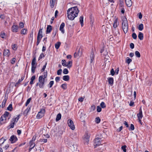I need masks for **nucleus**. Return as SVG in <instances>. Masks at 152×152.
I'll use <instances>...</instances> for the list:
<instances>
[{
    "label": "nucleus",
    "mask_w": 152,
    "mask_h": 152,
    "mask_svg": "<svg viewBox=\"0 0 152 152\" xmlns=\"http://www.w3.org/2000/svg\"><path fill=\"white\" fill-rule=\"evenodd\" d=\"M31 98H29L27 100L26 102V104H25L26 106H27L28 105L29 103L31 101Z\"/></svg>",
    "instance_id": "nucleus-55"
},
{
    "label": "nucleus",
    "mask_w": 152,
    "mask_h": 152,
    "mask_svg": "<svg viewBox=\"0 0 152 152\" xmlns=\"http://www.w3.org/2000/svg\"><path fill=\"white\" fill-rule=\"evenodd\" d=\"M7 99L6 98V96L4 97V99L3 100L1 104V108H4L5 106V104L6 102Z\"/></svg>",
    "instance_id": "nucleus-23"
},
{
    "label": "nucleus",
    "mask_w": 152,
    "mask_h": 152,
    "mask_svg": "<svg viewBox=\"0 0 152 152\" xmlns=\"http://www.w3.org/2000/svg\"><path fill=\"white\" fill-rule=\"evenodd\" d=\"M15 123L14 122H11V123L10 124V128H13L14 127V125Z\"/></svg>",
    "instance_id": "nucleus-60"
},
{
    "label": "nucleus",
    "mask_w": 152,
    "mask_h": 152,
    "mask_svg": "<svg viewBox=\"0 0 152 152\" xmlns=\"http://www.w3.org/2000/svg\"><path fill=\"white\" fill-rule=\"evenodd\" d=\"M135 55L138 58H140V53L138 51H136L135 52Z\"/></svg>",
    "instance_id": "nucleus-40"
},
{
    "label": "nucleus",
    "mask_w": 152,
    "mask_h": 152,
    "mask_svg": "<svg viewBox=\"0 0 152 152\" xmlns=\"http://www.w3.org/2000/svg\"><path fill=\"white\" fill-rule=\"evenodd\" d=\"M27 33V29L23 28L22 29L21 31V33L22 34L25 35Z\"/></svg>",
    "instance_id": "nucleus-26"
},
{
    "label": "nucleus",
    "mask_w": 152,
    "mask_h": 152,
    "mask_svg": "<svg viewBox=\"0 0 152 152\" xmlns=\"http://www.w3.org/2000/svg\"><path fill=\"white\" fill-rule=\"evenodd\" d=\"M81 55V54H80V50L78 51V53H77L76 52H75L74 54V56L75 58L76 57L78 56H80Z\"/></svg>",
    "instance_id": "nucleus-51"
},
{
    "label": "nucleus",
    "mask_w": 152,
    "mask_h": 152,
    "mask_svg": "<svg viewBox=\"0 0 152 152\" xmlns=\"http://www.w3.org/2000/svg\"><path fill=\"white\" fill-rule=\"evenodd\" d=\"M3 55L4 56L9 57L10 55V50L7 49H4L3 52Z\"/></svg>",
    "instance_id": "nucleus-12"
},
{
    "label": "nucleus",
    "mask_w": 152,
    "mask_h": 152,
    "mask_svg": "<svg viewBox=\"0 0 152 152\" xmlns=\"http://www.w3.org/2000/svg\"><path fill=\"white\" fill-rule=\"evenodd\" d=\"M44 115H43V114H42L40 112H39L38 113L37 115V118L38 119H40L42 118Z\"/></svg>",
    "instance_id": "nucleus-27"
},
{
    "label": "nucleus",
    "mask_w": 152,
    "mask_h": 152,
    "mask_svg": "<svg viewBox=\"0 0 152 152\" xmlns=\"http://www.w3.org/2000/svg\"><path fill=\"white\" fill-rule=\"evenodd\" d=\"M12 109V104H10L8 107H7V110H8L11 111Z\"/></svg>",
    "instance_id": "nucleus-41"
},
{
    "label": "nucleus",
    "mask_w": 152,
    "mask_h": 152,
    "mask_svg": "<svg viewBox=\"0 0 152 152\" xmlns=\"http://www.w3.org/2000/svg\"><path fill=\"white\" fill-rule=\"evenodd\" d=\"M12 49L15 50H16L17 49V45L16 44H12Z\"/></svg>",
    "instance_id": "nucleus-42"
},
{
    "label": "nucleus",
    "mask_w": 152,
    "mask_h": 152,
    "mask_svg": "<svg viewBox=\"0 0 152 152\" xmlns=\"http://www.w3.org/2000/svg\"><path fill=\"white\" fill-rule=\"evenodd\" d=\"M79 11L78 8L76 6L69 9L67 11V18L70 20H73L77 16Z\"/></svg>",
    "instance_id": "nucleus-1"
},
{
    "label": "nucleus",
    "mask_w": 152,
    "mask_h": 152,
    "mask_svg": "<svg viewBox=\"0 0 152 152\" xmlns=\"http://www.w3.org/2000/svg\"><path fill=\"white\" fill-rule=\"evenodd\" d=\"M72 62L71 61H69L68 62H66L65 60H62V64L64 66H67L68 68H70L72 66Z\"/></svg>",
    "instance_id": "nucleus-4"
},
{
    "label": "nucleus",
    "mask_w": 152,
    "mask_h": 152,
    "mask_svg": "<svg viewBox=\"0 0 152 152\" xmlns=\"http://www.w3.org/2000/svg\"><path fill=\"white\" fill-rule=\"evenodd\" d=\"M20 118V115H18L17 117H15V118H13L11 121V122H14L15 123H16L17 122L18 119H19Z\"/></svg>",
    "instance_id": "nucleus-19"
},
{
    "label": "nucleus",
    "mask_w": 152,
    "mask_h": 152,
    "mask_svg": "<svg viewBox=\"0 0 152 152\" xmlns=\"http://www.w3.org/2000/svg\"><path fill=\"white\" fill-rule=\"evenodd\" d=\"M62 72L61 69H59L58 70L57 72V74L58 75H60L61 74Z\"/></svg>",
    "instance_id": "nucleus-61"
},
{
    "label": "nucleus",
    "mask_w": 152,
    "mask_h": 152,
    "mask_svg": "<svg viewBox=\"0 0 152 152\" xmlns=\"http://www.w3.org/2000/svg\"><path fill=\"white\" fill-rule=\"evenodd\" d=\"M47 140L46 139H40L39 140V142H47Z\"/></svg>",
    "instance_id": "nucleus-44"
},
{
    "label": "nucleus",
    "mask_w": 152,
    "mask_h": 152,
    "mask_svg": "<svg viewBox=\"0 0 152 152\" xmlns=\"http://www.w3.org/2000/svg\"><path fill=\"white\" fill-rule=\"evenodd\" d=\"M6 121H5L4 120V116L2 115L0 118V124L1 125H2L6 123Z\"/></svg>",
    "instance_id": "nucleus-18"
},
{
    "label": "nucleus",
    "mask_w": 152,
    "mask_h": 152,
    "mask_svg": "<svg viewBox=\"0 0 152 152\" xmlns=\"http://www.w3.org/2000/svg\"><path fill=\"white\" fill-rule=\"evenodd\" d=\"M101 120L99 117H96L95 119V121L96 123L99 124Z\"/></svg>",
    "instance_id": "nucleus-45"
},
{
    "label": "nucleus",
    "mask_w": 152,
    "mask_h": 152,
    "mask_svg": "<svg viewBox=\"0 0 152 152\" xmlns=\"http://www.w3.org/2000/svg\"><path fill=\"white\" fill-rule=\"evenodd\" d=\"M67 123L68 126L70 129L72 130H74L75 129V126L72 121L71 119H69L67 121Z\"/></svg>",
    "instance_id": "nucleus-5"
},
{
    "label": "nucleus",
    "mask_w": 152,
    "mask_h": 152,
    "mask_svg": "<svg viewBox=\"0 0 152 152\" xmlns=\"http://www.w3.org/2000/svg\"><path fill=\"white\" fill-rule=\"evenodd\" d=\"M52 29V27L50 25H48L46 29V34H47L50 33Z\"/></svg>",
    "instance_id": "nucleus-14"
},
{
    "label": "nucleus",
    "mask_w": 152,
    "mask_h": 152,
    "mask_svg": "<svg viewBox=\"0 0 152 152\" xmlns=\"http://www.w3.org/2000/svg\"><path fill=\"white\" fill-rule=\"evenodd\" d=\"M29 144H30V147H32V146H33L34 145H35V144H34V142H32V141H30V142Z\"/></svg>",
    "instance_id": "nucleus-63"
},
{
    "label": "nucleus",
    "mask_w": 152,
    "mask_h": 152,
    "mask_svg": "<svg viewBox=\"0 0 152 152\" xmlns=\"http://www.w3.org/2000/svg\"><path fill=\"white\" fill-rule=\"evenodd\" d=\"M9 114L10 113L8 112L5 111L4 113L2 115V116H4L5 121H6L7 118L8 120L10 119V117H9Z\"/></svg>",
    "instance_id": "nucleus-11"
},
{
    "label": "nucleus",
    "mask_w": 152,
    "mask_h": 152,
    "mask_svg": "<svg viewBox=\"0 0 152 152\" xmlns=\"http://www.w3.org/2000/svg\"><path fill=\"white\" fill-rule=\"evenodd\" d=\"M36 76L35 75L33 76L31 78V80L30 82V83L31 85L33 84L34 83L33 82L34 80L35 79Z\"/></svg>",
    "instance_id": "nucleus-29"
},
{
    "label": "nucleus",
    "mask_w": 152,
    "mask_h": 152,
    "mask_svg": "<svg viewBox=\"0 0 152 152\" xmlns=\"http://www.w3.org/2000/svg\"><path fill=\"white\" fill-rule=\"evenodd\" d=\"M44 55L43 54V53H41L40 55L39 58H38V60H39L40 59H41L42 58L44 57Z\"/></svg>",
    "instance_id": "nucleus-56"
},
{
    "label": "nucleus",
    "mask_w": 152,
    "mask_h": 152,
    "mask_svg": "<svg viewBox=\"0 0 152 152\" xmlns=\"http://www.w3.org/2000/svg\"><path fill=\"white\" fill-rule=\"evenodd\" d=\"M90 63H92L93 62H94V52H92L90 55Z\"/></svg>",
    "instance_id": "nucleus-17"
},
{
    "label": "nucleus",
    "mask_w": 152,
    "mask_h": 152,
    "mask_svg": "<svg viewBox=\"0 0 152 152\" xmlns=\"http://www.w3.org/2000/svg\"><path fill=\"white\" fill-rule=\"evenodd\" d=\"M54 83V82L53 81H50L49 84H48V86L49 88H51L52 87V86L53 85Z\"/></svg>",
    "instance_id": "nucleus-38"
},
{
    "label": "nucleus",
    "mask_w": 152,
    "mask_h": 152,
    "mask_svg": "<svg viewBox=\"0 0 152 152\" xmlns=\"http://www.w3.org/2000/svg\"><path fill=\"white\" fill-rule=\"evenodd\" d=\"M31 65L37 66L36 59L35 56L34 57L32 60Z\"/></svg>",
    "instance_id": "nucleus-22"
},
{
    "label": "nucleus",
    "mask_w": 152,
    "mask_h": 152,
    "mask_svg": "<svg viewBox=\"0 0 152 152\" xmlns=\"http://www.w3.org/2000/svg\"><path fill=\"white\" fill-rule=\"evenodd\" d=\"M126 146L125 145L122 146L121 147V149L124 152H126Z\"/></svg>",
    "instance_id": "nucleus-53"
},
{
    "label": "nucleus",
    "mask_w": 152,
    "mask_h": 152,
    "mask_svg": "<svg viewBox=\"0 0 152 152\" xmlns=\"http://www.w3.org/2000/svg\"><path fill=\"white\" fill-rule=\"evenodd\" d=\"M113 26L115 28H116L118 26L117 19V18L115 19L114 20Z\"/></svg>",
    "instance_id": "nucleus-30"
},
{
    "label": "nucleus",
    "mask_w": 152,
    "mask_h": 152,
    "mask_svg": "<svg viewBox=\"0 0 152 152\" xmlns=\"http://www.w3.org/2000/svg\"><path fill=\"white\" fill-rule=\"evenodd\" d=\"M61 87L64 90L67 88V85L66 83H64L61 85Z\"/></svg>",
    "instance_id": "nucleus-39"
},
{
    "label": "nucleus",
    "mask_w": 152,
    "mask_h": 152,
    "mask_svg": "<svg viewBox=\"0 0 152 152\" xmlns=\"http://www.w3.org/2000/svg\"><path fill=\"white\" fill-rule=\"evenodd\" d=\"M125 2L127 6L128 7H130L132 4L131 0H125Z\"/></svg>",
    "instance_id": "nucleus-15"
},
{
    "label": "nucleus",
    "mask_w": 152,
    "mask_h": 152,
    "mask_svg": "<svg viewBox=\"0 0 152 152\" xmlns=\"http://www.w3.org/2000/svg\"><path fill=\"white\" fill-rule=\"evenodd\" d=\"M43 28H40L39 30L37 38V39H41L42 38V30L43 29Z\"/></svg>",
    "instance_id": "nucleus-10"
},
{
    "label": "nucleus",
    "mask_w": 152,
    "mask_h": 152,
    "mask_svg": "<svg viewBox=\"0 0 152 152\" xmlns=\"http://www.w3.org/2000/svg\"><path fill=\"white\" fill-rule=\"evenodd\" d=\"M47 75V72L45 73L44 75L40 76L38 79V82L36 85L37 86H39L40 88H44L45 83L46 81V79Z\"/></svg>",
    "instance_id": "nucleus-2"
},
{
    "label": "nucleus",
    "mask_w": 152,
    "mask_h": 152,
    "mask_svg": "<svg viewBox=\"0 0 152 152\" xmlns=\"http://www.w3.org/2000/svg\"><path fill=\"white\" fill-rule=\"evenodd\" d=\"M102 110V109L99 106H98L97 108V111L98 112H100Z\"/></svg>",
    "instance_id": "nucleus-57"
},
{
    "label": "nucleus",
    "mask_w": 152,
    "mask_h": 152,
    "mask_svg": "<svg viewBox=\"0 0 152 152\" xmlns=\"http://www.w3.org/2000/svg\"><path fill=\"white\" fill-rule=\"evenodd\" d=\"M36 67V66L31 65V71L32 73H34Z\"/></svg>",
    "instance_id": "nucleus-35"
},
{
    "label": "nucleus",
    "mask_w": 152,
    "mask_h": 152,
    "mask_svg": "<svg viewBox=\"0 0 152 152\" xmlns=\"http://www.w3.org/2000/svg\"><path fill=\"white\" fill-rule=\"evenodd\" d=\"M101 107L103 108H104L106 107V105L104 102H102L100 104Z\"/></svg>",
    "instance_id": "nucleus-49"
},
{
    "label": "nucleus",
    "mask_w": 152,
    "mask_h": 152,
    "mask_svg": "<svg viewBox=\"0 0 152 152\" xmlns=\"http://www.w3.org/2000/svg\"><path fill=\"white\" fill-rule=\"evenodd\" d=\"M5 35V33L4 32H1V33L0 36H1V37L3 39V38H4Z\"/></svg>",
    "instance_id": "nucleus-54"
},
{
    "label": "nucleus",
    "mask_w": 152,
    "mask_h": 152,
    "mask_svg": "<svg viewBox=\"0 0 152 152\" xmlns=\"http://www.w3.org/2000/svg\"><path fill=\"white\" fill-rule=\"evenodd\" d=\"M132 36L133 38L134 39H136L137 38V35L134 33L132 34Z\"/></svg>",
    "instance_id": "nucleus-59"
},
{
    "label": "nucleus",
    "mask_w": 152,
    "mask_h": 152,
    "mask_svg": "<svg viewBox=\"0 0 152 152\" xmlns=\"http://www.w3.org/2000/svg\"><path fill=\"white\" fill-rule=\"evenodd\" d=\"M24 75L22 76L21 78V79H19L18 81L16 83V84L15 85V86H16L17 85L20 83L23 80V79L24 78Z\"/></svg>",
    "instance_id": "nucleus-24"
},
{
    "label": "nucleus",
    "mask_w": 152,
    "mask_h": 152,
    "mask_svg": "<svg viewBox=\"0 0 152 152\" xmlns=\"http://www.w3.org/2000/svg\"><path fill=\"white\" fill-rule=\"evenodd\" d=\"M68 72V70L67 69L65 68L63 70V73L64 74H67Z\"/></svg>",
    "instance_id": "nucleus-52"
},
{
    "label": "nucleus",
    "mask_w": 152,
    "mask_h": 152,
    "mask_svg": "<svg viewBox=\"0 0 152 152\" xmlns=\"http://www.w3.org/2000/svg\"><path fill=\"white\" fill-rule=\"evenodd\" d=\"M101 139L99 138H96L94 140V146H97L100 145L101 144Z\"/></svg>",
    "instance_id": "nucleus-6"
},
{
    "label": "nucleus",
    "mask_w": 152,
    "mask_h": 152,
    "mask_svg": "<svg viewBox=\"0 0 152 152\" xmlns=\"http://www.w3.org/2000/svg\"><path fill=\"white\" fill-rule=\"evenodd\" d=\"M107 79L109 84L112 85L113 83V77H108Z\"/></svg>",
    "instance_id": "nucleus-16"
},
{
    "label": "nucleus",
    "mask_w": 152,
    "mask_h": 152,
    "mask_svg": "<svg viewBox=\"0 0 152 152\" xmlns=\"http://www.w3.org/2000/svg\"><path fill=\"white\" fill-rule=\"evenodd\" d=\"M89 138L90 134H88V133H86L84 135L83 137V140L85 143L86 142L87 143H88L89 141Z\"/></svg>",
    "instance_id": "nucleus-7"
},
{
    "label": "nucleus",
    "mask_w": 152,
    "mask_h": 152,
    "mask_svg": "<svg viewBox=\"0 0 152 152\" xmlns=\"http://www.w3.org/2000/svg\"><path fill=\"white\" fill-rule=\"evenodd\" d=\"M138 119H141L143 117L142 113H139L137 115Z\"/></svg>",
    "instance_id": "nucleus-31"
},
{
    "label": "nucleus",
    "mask_w": 152,
    "mask_h": 152,
    "mask_svg": "<svg viewBox=\"0 0 152 152\" xmlns=\"http://www.w3.org/2000/svg\"><path fill=\"white\" fill-rule=\"evenodd\" d=\"M31 108L28 107L27 109L25 110L23 113V114L24 115H26L28 114V113L30 110Z\"/></svg>",
    "instance_id": "nucleus-20"
},
{
    "label": "nucleus",
    "mask_w": 152,
    "mask_h": 152,
    "mask_svg": "<svg viewBox=\"0 0 152 152\" xmlns=\"http://www.w3.org/2000/svg\"><path fill=\"white\" fill-rule=\"evenodd\" d=\"M19 27L14 24L11 27V30L13 32H17L18 31Z\"/></svg>",
    "instance_id": "nucleus-9"
},
{
    "label": "nucleus",
    "mask_w": 152,
    "mask_h": 152,
    "mask_svg": "<svg viewBox=\"0 0 152 152\" xmlns=\"http://www.w3.org/2000/svg\"><path fill=\"white\" fill-rule=\"evenodd\" d=\"M20 28H22L24 27V24L22 22H20L18 26Z\"/></svg>",
    "instance_id": "nucleus-46"
},
{
    "label": "nucleus",
    "mask_w": 152,
    "mask_h": 152,
    "mask_svg": "<svg viewBox=\"0 0 152 152\" xmlns=\"http://www.w3.org/2000/svg\"><path fill=\"white\" fill-rule=\"evenodd\" d=\"M9 140L11 143H13L18 140V139L15 135H13L11 136Z\"/></svg>",
    "instance_id": "nucleus-8"
},
{
    "label": "nucleus",
    "mask_w": 152,
    "mask_h": 152,
    "mask_svg": "<svg viewBox=\"0 0 152 152\" xmlns=\"http://www.w3.org/2000/svg\"><path fill=\"white\" fill-rule=\"evenodd\" d=\"M80 21L82 26L83 25V16H81L80 18Z\"/></svg>",
    "instance_id": "nucleus-33"
},
{
    "label": "nucleus",
    "mask_w": 152,
    "mask_h": 152,
    "mask_svg": "<svg viewBox=\"0 0 152 152\" xmlns=\"http://www.w3.org/2000/svg\"><path fill=\"white\" fill-rule=\"evenodd\" d=\"M110 73L113 76L115 75V72L113 69H112L110 71Z\"/></svg>",
    "instance_id": "nucleus-62"
},
{
    "label": "nucleus",
    "mask_w": 152,
    "mask_h": 152,
    "mask_svg": "<svg viewBox=\"0 0 152 152\" xmlns=\"http://www.w3.org/2000/svg\"><path fill=\"white\" fill-rule=\"evenodd\" d=\"M126 59V62L128 64L132 61V60L129 57H127Z\"/></svg>",
    "instance_id": "nucleus-48"
},
{
    "label": "nucleus",
    "mask_w": 152,
    "mask_h": 152,
    "mask_svg": "<svg viewBox=\"0 0 152 152\" xmlns=\"http://www.w3.org/2000/svg\"><path fill=\"white\" fill-rule=\"evenodd\" d=\"M134 129V125L133 124H131L129 129V130H133Z\"/></svg>",
    "instance_id": "nucleus-50"
},
{
    "label": "nucleus",
    "mask_w": 152,
    "mask_h": 152,
    "mask_svg": "<svg viewBox=\"0 0 152 152\" xmlns=\"http://www.w3.org/2000/svg\"><path fill=\"white\" fill-rule=\"evenodd\" d=\"M122 28L124 33H126L128 30V26L127 20L126 18H124L122 20Z\"/></svg>",
    "instance_id": "nucleus-3"
},
{
    "label": "nucleus",
    "mask_w": 152,
    "mask_h": 152,
    "mask_svg": "<svg viewBox=\"0 0 152 152\" xmlns=\"http://www.w3.org/2000/svg\"><path fill=\"white\" fill-rule=\"evenodd\" d=\"M47 64V63L46 62L45 63V65L43 66L42 69L41 70V71L42 72H43L44 71V70H45V69L46 68V66Z\"/></svg>",
    "instance_id": "nucleus-58"
},
{
    "label": "nucleus",
    "mask_w": 152,
    "mask_h": 152,
    "mask_svg": "<svg viewBox=\"0 0 152 152\" xmlns=\"http://www.w3.org/2000/svg\"><path fill=\"white\" fill-rule=\"evenodd\" d=\"M6 140V139H4V137L1 138L0 139V145L3 144Z\"/></svg>",
    "instance_id": "nucleus-36"
},
{
    "label": "nucleus",
    "mask_w": 152,
    "mask_h": 152,
    "mask_svg": "<svg viewBox=\"0 0 152 152\" xmlns=\"http://www.w3.org/2000/svg\"><path fill=\"white\" fill-rule=\"evenodd\" d=\"M56 0H50V6L52 8H53L56 2Z\"/></svg>",
    "instance_id": "nucleus-21"
},
{
    "label": "nucleus",
    "mask_w": 152,
    "mask_h": 152,
    "mask_svg": "<svg viewBox=\"0 0 152 152\" xmlns=\"http://www.w3.org/2000/svg\"><path fill=\"white\" fill-rule=\"evenodd\" d=\"M15 58H12L11 60V63L12 64H14L15 63Z\"/></svg>",
    "instance_id": "nucleus-64"
},
{
    "label": "nucleus",
    "mask_w": 152,
    "mask_h": 152,
    "mask_svg": "<svg viewBox=\"0 0 152 152\" xmlns=\"http://www.w3.org/2000/svg\"><path fill=\"white\" fill-rule=\"evenodd\" d=\"M61 114L60 113L58 114H57V115L56 116V121H59L61 119Z\"/></svg>",
    "instance_id": "nucleus-32"
},
{
    "label": "nucleus",
    "mask_w": 152,
    "mask_h": 152,
    "mask_svg": "<svg viewBox=\"0 0 152 152\" xmlns=\"http://www.w3.org/2000/svg\"><path fill=\"white\" fill-rule=\"evenodd\" d=\"M138 37L140 40H142L143 39V34L141 32H139L138 35Z\"/></svg>",
    "instance_id": "nucleus-25"
},
{
    "label": "nucleus",
    "mask_w": 152,
    "mask_h": 152,
    "mask_svg": "<svg viewBox=\"0 0 152 152\" xmlns=\"http://www.w3.org/2000/svg\"><path fill=\"white\" fill-rule=\"evenodd\" d=\"M58 28L57 27L56 28L53 30V34L54 35V36H55L56 34V33L58 31Z\"/></svg>",
    "instance_id": "nucleus-47"
},
{
    "label": "nucleus",
    "mask_w": 152,
    "mask_h": 152,
    "mask_svg": "<svg viewBox=\"0 0 152 152\" xmlns=\"http://www.w3.org/2000/svg\"><path fill=\"white\" fill-rule=\"evenodd\" d=\"M138 29L140 31H142L143 29V25L142 23L140 24L139 25Z\"/></svg>",
    "instance_id": "nucleus-34"
},
{
    "label": "nucleus",
    "mask_w": 152,
    "mask_h": 152,
    "mask_svg": "<svg viewBox=\"0 0 152 152\" xmlns=\"http://www.w3.org/2000/svg\"><path fill=\"white\" fill-rule=\"evenodd\" d=\"M33 32H32L31 33L29 36V38L30 39H31L32 41L33 39Z\"/></svg>",
    "instance_id": "nucleus-43"
},
{
    "label": "nucleus",
    "mask_w": 152,
    "mask_h": 152,
    "mask_svg": "<svg viewBox=\"0 0 152 152\" xmlns=\"http://www.w3.org/2000/svg\"><path fill=\"white\" fill-rule=\"evenodd\" d=\"M65 26V23L64 22H62L61 24L59 30L61 31L62 34L64 33V27Z\"/></svg>",
    "instance_id": "nucleus-13"
},
{
    "label": "nucleus",
    "mask_w": 152,
    "mask_h": 152,
    "mask_svg": "<svg viewBox=\"0 0 152 152\" xmlns=\"http://www.w3.org/2000/svg\"><path fill=\"white\" fill-rule=\"evenodd\" d=\"M61 45V43L60 42H58L55 44V47L56 49H58Z\"/></svg>",
    "instance_id": "nucleus-37"
},
{
    "label": "nucleus",
    "mask_w": 152,
    "mask_h": 152,
    "mask_svg": "<svg viewBox=\"0 0 152 152\" xmlns=\"http://www.w3.org/2000/svg\"><path fill=\"white\" fill-rule=\"evenodd\" d=\"M63 79L65 81H68L69 79V75H64L63 76Z\"/></svg>",
    "instance_id": "nucleus-28"
}]
</instances>
